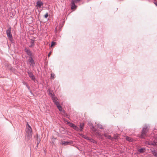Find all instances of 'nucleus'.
Returning a JSON list of instances; mask_svg holds the SVG:
<instances>
[{"mask_svg":"<svg viewBox=\"0 0 157 157\" xmlns=\"http://www.w3.org/2000/svg\"><path fill=\"white\" fill-rule=\"evenodd\" d=\"M80 136L83 138L85 139L86 140H89V139L90 138L89 137L84 135L82 134H81Z\"/></svg>","mask_w":157,"mask_h":157,"instance_id":"obj_14","label":"nucleus"},{"mask_svg":"<svg viewBox=\"0 0 157 157\" xmlns=\"http://www.w3.org/2000/svg\"><path fill=\"white\" fill-rule=\"evenodd\" d=\"M66 122H67V124H68V125L69 124L71 123L70 122H69L68 121H66Z\"/></svg>","mask_w":157,"mask_h":157,"instance_id":"obj_37","label":"nucleus"},{"mask_svg":"<svg viewBox=\"0 0 157 157\" xmlns=\"http://www.w3.org/2000/svg\"><path fill=\"white\" fill-rule=\"evenodd\" d=\"M37 142L36 143V147H38V145L40 143V141H41V139L40 137H38V136H37Z\"/></svg>","mask_w":157,"mask_h":157,"instance_id":"obj_15","label":"nucleus"},{"mask_svg":"<svg viewBox=\"0 0 157 157\" xmlns=\"http://www.w3.org/2000/svg\"><path fill=\"white\" fill-rule=\"evenodd\" d=\"M152 154L154 155L155 157H157V151L155 149H154L151 151Z\"/></svg>","mask_w":157,"mask_h":157,"instance_id":"obj_11","label":"nucleus"},{"mask_svg":"<svg viewBox=\"0 0 157 157\" xmlns=\"http://www.w3.org/2000/svg\"><path fill=\"white\" fill-rule=\"evenodd\" d=\"M56 44V43L55 42L52 41V42L51 44V47H52L53 46L55 45V44Z\"/></svg>","mask_w":157,"mask_h":157,"instance_id":"obj_27","label":"nucleus"},{"mask_svg":"<svg viewBox=\"0 0 157 157\" xmlns=\"http://www.w3.org/2000/svg\"><path fill=\"white\" fill-rule=\"evenodd\" d=\"M154 3L155 5L157 6V2H155Z\"/></svg>","mask_w":157,"mask_h":157,"instance_id":"obj_40","label":"nucleus"},{"mask_svg":"<svg viewBox=\"0 0 157 157\" xmlns=\"http://www.w3.org/2000/svg\"><path fill=\"white\" fill-rule=\"evenodd\" d=\"M71 9H73L75 7H77L76 6L75 4V2L73 0H72L71 4Z\"/></svg>","mask_w":157,"mask_h":157,"instance_id":"obj_9","label":"nucleus"},{"mask_svg":"<svg viewBox=\"0 0 157 157\" xmlns=\"http://www.w3.org/2000/svg\"><path fill=\"white\" fill-rule=\"evenodd\" d=\"M52 99L53 100V101L55 103L56 101H57L58 99L57 97H53L52 98Z\"/></svg>","mask_w":157,"mask_h":157,"instance_id":"obj_16","label":"nucleus"},{"mask_svg":"<svg viewBox=\"0 0 157 157\" xmlns=\"http://www.w3.org/2000/svg\"><path fill=\"white\" fill-rule=\"evenodd\" d=\"M84 123H80V124L79 127L80 128V131H82V129L84 128Z\"/></svg>","mask_w":157,"mask_h":157,"instance_id":"obj_12","label":"nucleus"},{"mask_svg":"<svg viewBox=\"0 0 157 157\" xmlns=\"http://www.w3.org/2000/svg\"><path fill=\"white\" fill-rule=\"evenodd\" d=\"M104 136L105 137H107L108 139L112 140L113 138L110 135H108L106 134H104Z\"/></svg>","mask_w":157,"mask_h":157,"instance_id":"obj_13","label":"nucleus"},{"mask_svg":"<svg viewBox=\"0 0 157 157\" xmlns=\"http://www.w3.org/2000/svg\"><path fill=\"white\" fill-rule=\"evenodd\" d=\"M149 131V128L147 125L144 126L141 132V135L140 137L144 139L147 136V133Z\"/></svg>","mask_w":157,"mask_h":157,"instance_id":"obj_1","label":"nucleus"},{"mask_svg":"<svg viewBox=\"0 0 157 157\" xmlns=\"http://www.w3.org/2000/svg\"><path fill=\"white\" fill-rule=\"evenodd\" d=\"M88 140H89V141H90L94 144H96L97 143L96 141V140H94V139L90 138H89Z\"/></svg>","mask_w":157,"mask_h":157,"instance_id":"obj_18","label":"nucleus"},{"mask_svg":"<svg viewBox=\"0 0 157 157\" xmlns=\"http://www.w3.org/2000/svg\"><path fill=\"white\" fill-rule=\"evenodd\" d=\"M11 28L10 26L6 31V33L9 40L12 42L13 40V37L11 34Z\"/></svg>","mask_w":157,"mask_h":157,"instance_id":"obj_2","label":"nucleus"},{"mask_svg":"<svg viewBox=\"0 0 157 157\" xmlns=\"http://www.w3.org/2000/svg\"><path fill=\"white\" fill-rule=\"evenodd\" d=\"M28 136L30 138L32 137V130L31 127H30L29 128H27V130L26 132Z\"/></svg>","mask_w":157,"mask_h":157,"instance_id":"obj_5","label":"nucleus"},{"mask_svg":"<svg viewBox=\"0 0 157 157\" xmlns=\"http://www.w3.org/2000/svg\"><path fill=\"white\" fill-rule=\"evenodd\" d=\"M49 95L52 98L53 97H55L54 96V94H52V93H50V92L49 93Z\"/></svg>","mask_w":157,"mask_h":157,"instance_id":"obj_28","label":"nucleus"},{"mask_svg":"<svg viewBox=\"0 0 157 157\" xmlns=\"http://www.w3.org/2000/svg\"><path fill=\"white\" fill-rule=\"evenodd\" d=\"M156 144H157L156 142H155L154 141V142L152 141L151 144V145L155 146L156 145Z\"/></svg>","mask_w":157,"mask_h":157,"instance_id":"obj_26","label":"nucleus"},{"mask_svg":"<svg viewBox=\"0 0 157 157\" xmlns=\"http://www.w3.org/2000/svg\"><path fill=\"white\" fill-rule=\"evenodd\" d=\"M74 125V124H73V123H71L70 124H69V126H70L71 128H72V127Z\"/></svg>","mask_w":157,"mask_h":157,"instance_id":"obj_30","label":"nucleus"},{"mask_svg":"<svg viewBox=\"0 0 157 157\" xmlns=\"http://www.w3.org/2000/svg\"><path fill=\"white\" fill-rule=\"evenodd\" d=\"M77 2H79L81 0H75Z\"/></svg>","mask_w":157,"mask_h":157,"instance_id":"obj_42","label":"nucleus"},{"mask_svg":"<svg viewBox=\"0 0 157 157\" xmlns=\"http://www.w3.org/2000/svg\"><path fill=\"white\" fill-rule=\"evenodd\" d=\"M8 66L10 67V70L12 71V72H14L15 71V69L13 68V67H12L10 65H8Z\"/></svg>","mask_w":157,"mask_h":157,"instance_id":"obj_20","label":"nucleus"},{"mask_svg":"<svg viewBox=\"0 0 157 157\" xmlns=\"http://www.w3.org/2000/svg\"><path fill=\"white\" fill-rule=\"evenodd\" d=\"M77 148L79 150V149L78 148V147H77Z\"/></svg>","mask_w":157,"mask_h":157,"instance_id":"obj_45","label":"nucleus"},{"mask_svg":"<svg viewBox=\"0 0 157 157\" xmlns=\"http://www.w3.org/2000/svg\"><path fill=\"white\" fill-rule=\"evenodd\" d=\"M117 139V136H115V137H114V139Z\"/></svg>","mask_w":157,"mask_h":157,"instance_id":"obj_41","label":"nucleus"},{"mask_svg":"<svg viewBox=\"0 0 157 157\" xmlns=\"http://www.w3.org/2000/svg\"><path fill=\"white\" fill-rule=\"evenodd\" d=\"M126 139L127 141H129L130 142L132 140L131 138L128 136L126 137Z\"/></svg>","mask_w":157,"mask_h":157,"instance_id":"obj_25","label":"nucleus"},{"mask_svg":"<svg viewBox=\"0 0 157 157\" xmlns=\"http://www.w3.org/2000/svg\"><path fill=\"white\" fill-rule=\"evenodd\" d=\"M97 134L99 135V136H100V134L98 132L97 133Z\"/></svg>","mask_w":157,"mask_h":157,"instance_id":"obj_43","label":"nucleus"},{"mask_svg":"<svg viewBox=\"0 0 157 157\" xmlns=\"http://www.w3.org/2000/svg\"><path fill=\"white\" fill-rule=\"evenodd\" d=\"M152 141H146L145 142V144L149 145H151Z\"/></svg>","mask_w":157,"mask_h":157,"instance_id":"obj_19","label":"nucleus"},{"mask_svg":"<svg viewBox=\"0 0 157 157\" xmlns=\"http://www.w3.org/2000/svg\"><path fill=\"white\" fill-rule=\"evenodd\" d=\"M155 139L156 140V143L157 144V137L155 138Z\"/></svg>","mask_w":157,"mask_h":157,"instance_id":"obj_44","label":"nucleus"},{"mask_svg":"<svg viewBox=\"0 0 157 157\" xmlns=\"http://www.w3.org/2000/svg\"><path fill=\"white\" fill-rule=\"evenodd\" d=\"M74 125V124H73V123H71L70 124H69V126H70L71 128H72V127Z\"/></svg>","mask_w":157,"mask_h":157,"instance_id":"obj_31","label":"nucleus"},{"mask_svg":"<svg viewBox=\"0 0 157 157\" xmlns=\"http://www.w3.org/2000/svg\"><path fill=\"white\" fill-rule=\"evenodd\" d=\"M51 52H50L49 53H48V57H49L50 56V55H51Z\"/></svg>","mask_w":157,"mask_h":157,"instance_id":"obj_36","label":"nucleus"},{"mask_svg":"<svg viewBox=\"0 0 157 157\" xmlns=\"http://www.w3.org/2000/svg\"><path fill=\"white\" fill-rule=\"evenodd\" d=\"M51 78H52L53 79L54 78V75H53L52 74H51Z\"/></svg>","mask_w":157,"mask_h":157,"instance_id":"obj_35","label":"nucleus"},{"mask_svg":"<svg viewBox=\"0 0 157 157\" xmlns=\"http://www.w3.org/2000/svg\"><path fill=\"white\" fill-rule=\"evenodd\" d=\"M27 126H28V128H29V127H31V126H30V125L28 124V123H27Z\"/></svg>","mask_w":157,"mask_h":157,"instance_id":"obj_39","label":"nucleus"},{"mask_svg":"<svg viewBox=\"0 0 157 157\" xmlns=\"http://www.w3.org/2000/svg\"><path fill=\"white\" fill-rule=\"evenodd\" d=\"M48 16V13H46V14L44 15V17L45 18H47Z\"/></svg>","mask_w":157,"mask_h":157,"instance_id":"obj_32","label":"nucleus"},{"mask_svg":"<svg viewBox=\"0 0 157 157\" xmlns=\"http://www.w3.org/2000/svg\"><path fill=\"white\" fill-rule=\"evenodd\" d=\"M22 83H23V84H24V85H25L26 86H27V85H28V84L27 82H22Z\"/></svg>","mask_w":157,"mask_h":157,"instance_id":"obj_33","label":"nucleus"},{"mask_svg":"<svg viewBox=\"0 0 157 157\" xmlns=\"http://www.w3.org/2000/svg\"><path fill=\"white\" fill-rule=\"evenodd\" d=\"M36 6L37 8H40L43 5V2L40 1H38L36 2Z\"/></svg>","mask_w":157,"mask_h":157,"instance_id":"obj_7","label":"nucleus"},{"mask_svg":"<svg viewBox=\"0 0 157 157\" xmlns=\"http://www.w3.org/2000/svg\"><path fill=\"white\" fill-rule=\"evenodd\" d=\"M58 109L60 111H62V107L60 105H58L57 107Z\"/></svg>","mask_w":157,"mask_h":157,"instance_id":"obj_24","label":"nucleus"},{"mask_svg":"<svg viewBox=\"0 0 157 157\" xmlns=\"http://www.w3.org/2000/svg\"><path fill=\"white\" fill-rule=\"evenodd\" d=\"M70 142L68 141H63L62 142V144L64 145H67L68 144H70Z\"/></svg>","mask_w":157,"mask_h":157,"instance_id":"obj_22","label":"nucleus"},{"mask_svg":"<svg viewBox=\"0 0 157 157\" xmlns=\"http://www.w3.org/2000/svg\"><path fill=\"white\" fill-rule=\"evenodd\" d=\"M72 128L77 131H78L79 130V128L75 124L74 125Z\"/></svg>","mask_w":157,"mask_h":157,"instance_id":"obj_17","label":"nucleus"},{"mask_svg":"<svg viewBox=\"0 0 157 157\" xmlns=\"http://www.w3.org/2000/svg\"><path fill=\"white\" fill-rule=\"evenodd\" d=\"M28 60L29 62L30 63V64L31 66L33 67L35 65V62L33 57H29Z\"/></svg>","mask_w":157,"mask_h":157,"instance_id":"obj_3","label":"nucleus"},{"mask_svg":"<svg viewBox=\"0 0 157 157\" xmlns=\"http://www.w3.org/2000/svg\"><path fill=\"white\" fill-rule=\"evenodd\" d=\"M26 87L28 89V90H31L30 88V87L28 85Z\"/></svg>","mask_w":157,"mask_h":157,"instance_id":"obj_34","label":"nucleus"},{"mask_svg":"<svg viewBox=\"0 0 157 157\" xmlns=\"http://www.w3.org/2000/svg\"><path fill=\"white\" fill-rule=\"evenodd\" d=\"M55 104L56 105L57 107L58 105H60L58 101H56V102L55 103Z\"/></svg>","mask_w":157,"mask_h":157,"instance_id":"obj_29","label":"nucleus"},{"mask_svg":"<svg viewBox=\"0 0 157 157\" xmlns=\"http://www.w3.org/2000/svg\"><path fill=\"white\" fill-rule=\"evenodd\" d=\"M27 73L29 77L31 78L32 80L34 81L35 80V76L33 75V73L31 71H28Z\"/></svg>","mask_w":157,"mask_h":157,"instance_id":"obj_6","label":"nucleus"},{"mask_svg":"<svg viewBox=\"0 0 157 157\" xmlns=\"http://www.w3.org/2000/svg\"><path fill=\"white\" fill-rule=\"evenodd\" d=\"M89 125L91 127L90 128L91 129H93L94 128V126L92 123H89Z\"/></svg>","mask_w":157,"mask_h":157,"instance_id":"obj_23","label":"nucleus"},{"mask_svg":"<svg viewBox=\"0 0 157 157\" xmlns=\"http://www.w3.org/2000/svg\"><path fill=\"white\" fill-rule=\"evenodd\" d=\"M145 151V148L144 147L140 148L138 150V151L140 153H143Z\"/></svg>","mask_w":157,"mask_h":157,"instance_id":"obj_10","label":"nucleus"},{"mask_svg":"<svg viewBox=\"0 0 157 157\" xmlns=\"http://www.w3.org/2000/svg\"><path fill=\"white\" fill-rule=\"evenodd\" d=\"M31 94H33V93L32 92V90H29Z\"/></svg>","mask_w":157,"mask_h":157,"instance_id":"obj_38","label":"nucleus"},{"mask_svg":"<svg viewBox=\"0 0 157 157\" xmlns=\"http://www.w3.org/2000/svg\"><path fill=\"white\" fill-rule=\"evenodd\" d=\"M25 51L27 53V55L29 56V57H33V54L32 52L29 49L27 48H25L24 49Z\"/></svg>","mask_w":157,"mask_h":157,"instance_id":"obj_4","label":"nucleus"},{"mask_svg":"<svg viewBox=\"0 0 157 157\" xmlns=\"http://www.w3.org/2000/svg\"><path fill=\"white\" fill-rule=\"evenodd\" d=\"M35 38L33 37V39H31L30 40V43L31 44L29 46L30 48L33 47L35 45Z\"/></svg>","mask_w":157,"mask_h":157,"instance_id":"obj_8","label":"nucleus"},{"mask_svg":"<svg viewBox=\"0 0 157 157\" xmlns=\"http://www.w3.org/2000/svg\"><path fill=\"white\" fill-rule=\"evenodd\" d=\"M97 126L99 128H100L101 129H104V128H103L102 125H101V124H97Z\"/></svg>","mask_w":157,"mask_h":157,"instance_id":"obj_21","label":"nucleus"}]
</instances>
